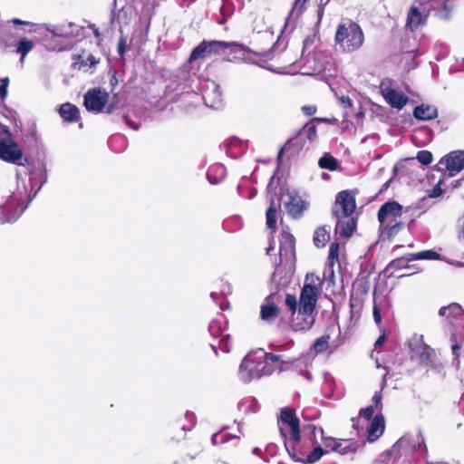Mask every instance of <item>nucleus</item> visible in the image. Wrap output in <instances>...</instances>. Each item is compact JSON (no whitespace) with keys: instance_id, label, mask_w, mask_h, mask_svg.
<instances>
[{"instance_id":"1","label":"nucleus","mask_w":464,"mask_h":464,"mask_svg":"<svg viewBox=\"0 0 464 464\" xmlns=\"http://www.w3.org/2000/svg\"><path fill=\"white\" fill-rule=\"evenodd\" d=\"M278 362L276 355L268 354L263 350L248 353L240 364L238 376L244 382H249L265 375H270Z\"/></svg>"},{"instance_id":"2","label":"nucleus","mask_w":464,"mask_h":464,"mask_svg":"<svg viewBox=\"0 0 464 464\" xmlns=\"http://www.w3.org/2000/svg\"><path fill=\"white\" fill-rule=\"evenodd\" d=\"M278 426L281 435L285 439V446L289 454L297 457V453H304L301 448V439L303 435L300 432L299 420L295 416L294 410L283 408L281 410Z\"/></svg>"},{"instance_id":"3","label":"nucleus","mask_w":464,"mask_h":464,"mask_svg":"<svg viewBox=\"0 0 464 464\" xmlns=\"http://www.w3.org/2000/svg\"><path fill=\"white\" fill-rule=\"evenodd\" d=\"M230 48L235 53L230 61H237L244 59L246 53H250V49L236 42L224 41H203L196 46L189 56V62L192 63L198 59H206L213 55H217L220 51Z\"/></svg>"},{"instance_id":"4","label":"nucleus","mask_w":464,"mask_h":464,"mask_svg":"<svg viewBox=\"0 0 464 464\" xmlns=\"http://www.w3.org/2000/svg\"><path fill=\"white\" fill-rule=\"evenodd\" d=\"M334 40L341 51L353 53L362 46L364 34L357 23L345 19L338 24Z\"/></svg>"},{"instance_id":"5","label":"nucleus","mask_w":464,"mask_h":464,"mask_svg":"<svg viewBox=\"0 0 464 464\" xmlns=\"http://www.w3.org/2000/svg\"><path fill=\"white\" fill-rule=\"evenodd\" d=\"M317 433L323 435L324 430L316 428L314 425H308L303 429L301 439V448L303 454L298 452L297 457H294L291 453L292 458L297 461H301L305 464H313L318 461L323 455L326 452L315 440Z\"/></svg>"},{"instance_id":"6","label":"nucleus","mask_w":464,"mask_h":464,"mask_svg":"<svg viewBox=\"0 0 464 464\" xmlns=\"http://www.w3.org/2000/svg\"><path fill=\"white\" fill-rule=\"evenodd\" d=\"M401 206L399 203H385L378 211L381 229L386 231L389 237H392L401 227Z\"/></svg>"},{"instance_id":"7","label":"nucleus","mask_w":464,"mask_h":464,"mask_svg":"<svg viewBox=\"0 0 464 464\" xmlns=\"http://www.w3.org/2000/svg\"><path fill=\"white\" fill-rule=\"evenodd\" d=\"M321 293V280L314 274L305 276L304 286L300 294L299 310L315 314V306Z\"/></svg>"},{"instance_id":"8","label":"nucleus","mask_w":464,"mask_h":464,"mask_svg":"<svg viewBox=\"0 0 464 464\" xmlns=\"http://www.w3.org/2000/svg\"><path fill=\"white\" fill-rule=\"evenodd\" d=\"M23 153L12 140L8 129L0 123V159L14 164L22 165Z\"/></svg>"},{"instance_id":"9","label":"nucleus","mask_w":464,"mask_h":464,"mask_svg":"<svg viewBox=\"0 0 464 464\" xmlns=\"http://www.w3.org/2000/svg\"><path fill=\"white\" fill-rule=\"evenodd\" d=\"M409 347L411 359L416 360L422 365H427L431 362L434 356V350L424 343L423 335L413 334L409 340Z\"/></svg>"},{"instance_id":"10","label":"nucleus","mask_w":464,"mask_h":464,"mask_svg":"<svg viewBox=\"0 0 464 464\" xmlns=\"http://www.w3.org/2000/svg\"><path fill=\"white\" fill-rule=\"evenodd\" d=\"M109 93L101 89L88 91L84 95V106L89 111L101 112L108 102Z\"/></svg>"},{"instance_id":"11","label":"nucleus","mask_w":464,"mask_h":464,"mask_svg":"<svg viewBox=\"0 0 464 464\" xmlns=\"http://www.w3.org/2000/svg\"><path fill=\"white\" fill-rule=\"evenodd\" d=\"M356 208L354 196L349 191L338 193L333 208L334 216H352Z\"/></svg>"},{"instance_id":"12","label":"nucleus","mask_w":464,"mask_h":464,"mask_svg":"<svg viewBox=\"0 0 464 464\" xmlns=\"http://www.w3.org/2000/svg\"><path fill=\"white\" fill-rule=\"evenodd\" d=\"M202 96L208 107L218 109L222 105V93L214 81L208 80L203 83Z\"/></svg>"},{"instance_id":"13","label":"nucleus","mask_w":464,"mask_h":464,"mask_svg":"<svg viewBox=\"0 0 464 464\" xmlns=\"http://www.w3.org/2000/svg\"><path fill=\"white\" fill-rule=\"evenodd\" d=\"M440 163L445 166L450 176H453L464 169V151L454 150L446 155Z\"/></svg>"},{"instance_id":"14","label":"nucleus","mask_w":464,"mask_h":464,"mask_svg":"<svg viewBox=\"0 0 464 464\" xmlns=\"http://www.w3.org/2000/svg\"><path fill=\"white\" fill-rule=\"evenodd\" d=\"M280 248L279 255L281 261H292L295 257V238L287 233L283 232L279 237Z\"/></svg>"},{"instance_id":"15","label":"nucleus","mask_w":464,"mask_h":464,"mask_svg":"<svg viewBox=\"0 0 464 464\" xmlns=\"http://www.w3.org/2000/svg\"><path fill=\"white\" fill-rule=\"evenodd\" d=\"M382 93L386 102L397 110H401L409 101L404 93L392 88H382Z\"/></svg>"},{"instance_id":"16","label":"nucleus","mask_w":464,"mask_h":464,"mask_svg":"<svg viewBox=\"0 0 464 464\" xmlns=\"http://www.w3.org/2000/svg\"><path fill=\"white\" fill-rule=\"evenodd\" d=\"M315 321V314L298 310L296 316L293 319L292 327L295 331H307L312 328Z\"/></svg>"},{"instance_id":"17","label":"nucleus","mask_w":464,"mask_h":464,"mask_svg":"<svg viewBox=\"0 0 464 464\" xmlns=\"http://www.w3.org/2000/svg\"><path fill=\"white\" fill-rule=\"evenodd\" d=\"M322 436V442L326 449L333 451H337L341 454H346L353 450V445L349 440H336L332 437Z\"/></svg>"},{"instance_id":"18","label":"nucleus","mask_w":464,"mask_h":464,"mask_svg":"<svg viewBox=\"0 0 464 464\" xmlns=\"http://www.w3.org/2000/svg\"><path fill=\"white\" fill-rule=\"evenodd\" d=\"M285 205L287 213L294 218L301 216L306 208V203L302 198L294 193L288 194V201Z\"/></svg>"},{"instance_id":"19","label":"nucleus","mask_w":464,"mask_h":464,"mask_svg":"<svg viewBox=\"0 0 464 464\" xmlns=\"http://www.w3.org/2000/svg\"><path fill=\"white\" fill-rule=\"evenodd\" d=\"M336 218L335 231L344 237H350L355 229V221L351 216H334Z\"/></svg>"},{"instance_id":"20","label":"nucleus","mask_w":464,"mask_h":464,"mask_svg":"<svg viewBox=\"0 0 464 464\" xmlns=\"http://www.w3.org/2000/svg\"><path fill=\"white\" fill-rule=\"evenodd\" d=\"M428 14L421 13L415 6L411 7L407 15L406 26L414 32L420 26L425 24Z\"/></svg>"},{"instance_id":"21","label":"nucleus","mask_w":464,"mask_h":464,"mask_svg":"<svg viewBox=\"0 0 464 464\" xmlns=\"http://www.w3.org/2000/svg\"><path fill=\"white\" fill-rule=\"evenodd\" d=\"M385 424L384 418L381 414H376L367 428V438L371 442L375 441L379 439L384 431Z\"/></svg>"},{"instance_id":"22","label":"nucleus","mask_w":464,"mask_h":464,"mask_svg":"<svg viewBox=\"0 0 464 464\" xmlns=\"http://www.w3.org/2000/svg\"><path fill=\"white\" fill-rule=\"evenodd\" d=\"M275 298L274 295H270L266 299V303L262 304L260 311V317L263 321L267 323H271L276 320L278 316L279 309L274 304L273 299Z\"/></svg>"},{"instance_id":"23","label":"nucleus","mask_w":464,"mask_h":464,"mask_svg":"<svg viewBox=\"0 0 464 464\" xmlns=\"http://www.w3.org/2000/svg\"><path fill=\"white\" fill-rule=\"evenodd\" d=\"M413 115L420 121H430L437 118L438 111L431 105L421 104L414 109Z\"/></svg>"},{"instance_id":"24","label":"nucleus","mask_w":464,"mask_h":464,"mask_svg":"<svg viewBox=\"0 0 464 464\" xmlns=\"http://www.w3.org/2000/svg\"><path fill=\"white\" fill-rule=\"evenodd\" d=\"M227 328V324L225 317L223 315H219L218 317L213 319L209 324L208 331L211 336L214 338L222 337V335L227 334L225 333Z\"/></svg>"},{"instance_id":"25","label":"nucleus","mask_w":464,"mask_h":464,"mask_svg":"<svg viewBox=\"0 0 464 464\" xmlns=\"http://www.w3.org/2000/svg\"><path fill=\"white\" fill-rule=\"evenodd\" d=\"M24 208L25 207L22 208L21 209H18V208L15 209H11L7 207H0V223L5 224L16 221Z\"/></svg>"},{"instance_id":"26","label":"nucleus","mask_w":464,"mask_h":464,"mask_svg":"<svg viewBox=\"0 0 464 464\" xmlns=\"http://www.w3.org/2000/svg\"><path fill=\"white\" fill-rule=\"evenodd\" d=\"M61 117L66 121H76L79 118L78 108L71 103H64L59 109Z\"/></svg>"},{"instance_id":"27","label":"nucleus","mask_w":464,"mask_h":464,"mask_svg":"<svg viewBox=\"0 0 464 464\" xmlns=\"http://www.w3.org/2000/svg\"><path fill=\"white\" fill-rule=\"evenodd\" d=\"M207 177L210 183L218 184L226 177V168L221 164H215L208 169Z\"/></svg>"},{"instance_id":"28","label":"nucleus","mask_w":464,"mask_h":464,"mask_svg":"<svg viewBox=\"0 0 464 464\" xmlns=\"http://www.w3.org/2000/svg\"><path fill=\"white\" fill-rule=\"evenodd\" d=\"M462 314V309L459 304L453 303L448 306H443L440 309L439 314L445 316L448 319L457 318Z\"/></svg>"},{"instance_id":"29","label":"nucleus","mask_w":464,"mask_h":464,"mask_svg":"<svg viewBox=\"0 0 464 464\" xmlns=\"http://www.w3.org/2000/svg\"><path fill=\"white\" fill-rule=\"evenodd\" d=\"M330 239L329 230L325 227H318L314 234V242L317 247H324Z\"/></svg>"},{"instance_id":"30","label":"nucleus","mask_w":464,"mask_h":464,"mask_svg":"<svg viewBox=\"0 0 464 464\" xmlns=\"http://www.w3.org/2000/svg\"><path fill=\"white\" fill-rule=\"evenodd\" d=\"M409 261L412 260H437L440 259V255L433 250H424L418 253H412L408 256Z\"/></svg>"},{"instance_id":"31","label":"nucleus","mask_w":464,"mask_h":464,"mask_svg":"<svg viewBox=\"0 0 464 464\" xmlns=\"http://www.w3.org/2000/svg\"><path fill=\"white\" fill-rule=\"evenodd\" d=\"M318 164L321 169H325L332 171L336 170L339 167L337 160L329 153H325L319 160Z\"/></svg>"},{"instance_id":"32","label":"nucleus","mask_w":464,"mask_h":464,"mask_svg":"<svg viewBox=\"0 0 464 464\" xmlns=\"http://www.w3.org/2000/svg\"><path fill=\"white\" fill-rule=\"evenodd\" d=\"M34 43L28 39H22L16 44V53L21 54V63H24L25 55L33 49Z\"/></svg>"},{"instance_id":"33","label":"nucleus","mask_w":464,"mask_h":464,"mask_svg":"<svg viewBox=\"0 0 464 464\" xmlns=\"http://www.w3.org/2000/svg\"><path fill=\"white\" fill-rule=\"evenodd\" d=\"M316 126L312 121L305 124L299 131V137L303 140L306 138L309 140H314L316 138Z\"/></svg>"},{"instance_id":"34","label":"nucleus","mask_w":464,"mask_h":464,"mask_svg":"<svg viewBox=\"0 0 464 464\" xmlns=\"http://www.w3.org/2000/svg\"><path fill=\"white\" fill-rule=\"evenodd\" d=\"M340 245L338 243H332L329 248V255L327 258V266L332 268L335 263L339 261Z\"/></svg>"},{"instance_id":"35","label":"nucleus","mask_w":464,"mask_h":464,"mask_svg":"<svg viewBox=\"0 0 464 464\" xmlns=\"http://www.w3.org/2000/svg\"><path fill=\"white\" fill-rule=\"evenodd\" d=\"M306 1L307 0H295V1L294 6H293V8H292L288 17L286 18L285 24V27L283 29V32L287 30L288 24H289V21H290L291 17L293 15H295H295H299L303 12L304 5L306 3Z\"/></svg>"},{"instance_id":"36","label":"nucleus","mask_w":464,"mask_h":464,"mask_svg":"<svg viewBox=\"0 0 464 464\" xmlns=\"http://www.w3.org/2000/svg\"><path fill=\"white\" fill-rule=\"evenodd\" d=\"M266 225L269 228H275L276 225V208L274 199L271 200L270 206L266 210Z\"/></svg>"},{"instance_id":"37","label":"nucleus","mask_w":464,"mask_h":464,"mask_svg":"<svg viewBox=\"0 0 464 464\" xmlns=\"http://www.w3.org/2000/svg\"><path fill=\"white\" fill-rule=\"evenodd\" d=\"M211 347L214 352L217 353L218 348L222 350L225 353L230 351V343H229V334L222 335L218 343H211Z\"/></svg>"},{"instance_id":"38","label":"nucleus","mask_w":464,"mask_h":464,"mask_svg":"<svg viewBox=\"0 0 464 464\" xmlns=\"http://www.w3.org/2000/svg\"><path fill=\"white\" fill-rule=\"evenodd\" d=\"M328 341L329 336H322L318 338L313 345V350L314 351V353H320L326 351V349L328 348Z\"/></svg>"},{"instance_id":"39","label":"nucleus","mask_w":464,"mask_h":464,"mask_svg":"<svg viewBox=\"0 0 464 464\" xmlns=\"http://www.w3.org/2000/svg\"><path fill=\"white\" fill-rule=\"evenodd\" d=\"M417 160L420 163L428 165L432 161V154L428 150H420L417 154Z\"/></svg>"},{"instance_id":"40","label":"nucleus","mask_w":464,"mask_h":464,"mask_svg":"<svg viewBox=\"0 0 464 464\" xmlns=\"http://www.w3.org/2000/svg\"><path fill=\"white\" fill-rule=\"evenodd\" d=\"M285 304L289 308V310L294 314L296 312L297 309V299L293 295H286L285 296Z\"/></svg>"},{"instance_id":"41","label":"nucleus","mask_w":464,"mask_h":464,"mask_svg":"<svg viewBox=\"0 0 464 464\" xmlns=\"http://www.w3.org/2000/svg\"><path fill=\"white\" fill-rule=\"evenodd\" d=\"M375 410L376 409L374 408L373 405H370L360 411V416L366 420H370L372 418Z\"/></svg>"},{"instance_id":"42","label":"nucleus","mask_w":464,"mask_h":464,"mask_svg":"<svg viewBox=\"0 0 464 464\" xmlns=\"http://www.w3.org/2000/svg\"><path fill=\"white\" fill-rule=\"evenodd\" d=\"M228 440H229V437H228L227 434H221V433H215L212 436V439H211L212 443L214 445H218V444H221V443H225Z\"/></svg>"},{"instance_id":"43","label":"nucleus","mask_w":464,"mask_h":464,"mask_svg":"<svg viewBox=\"0 0 464 464\" xmlns=\"http://www.w3.org/2000/svg\"><path fill=\"white\" fill-rule=\"evenodd\" d=\"M8 83H9V79L8 78H4L0 82V97L2 99H5L6 97V95H7V86H8Z\"/></svg>"},{"instance_id":"44","label":"nucleus","mask_w":464,"mask_h":464,"mask_svg":"<svg viewBox=\"0 0 464 464\" xmlns=\"http://www.w3.org/2000/svg\"><path fill=\"white\" fill-rule=\"evenodd\" d=\"M372 405L375 409L382 408V394L380 392H376L372 397Z\"/></svg>"},{"instance_id":"45","label":"nucleus","mask_w":464,"mask_h":464,"mask_svg":"<svg viewBox=\"0 0 464 464\" xmlns=\"http://www.w3.org/2000/svg\"><path fill=\"white\" fill-rule=\"evenodd\" d=\"M302 111L307 116H312L316 112V107L314 105H304L302 107Z\"/></svg>"},{"instance_id":"46","label":"nucleus","mask_w":464,"mask_h":464,"mask_svg":"<svg viewBox=\"0 0 464 464\" xmlns=\"http://www.w3.org/2000/svg\"><path fill=\"white\" fill-rule=\"evenodd\" d=\"M339 100L344 108H352L353 105L352 99L348 96H342V97H340Z\"/></svg>"},{"instance_id":"47","label":"nucleus","mask_w":464,"mask_h":464,"mask_svg":"<svg viewBox=\"0 0 464 464\" xmlns=\"http://www.w3.org/2000/svg\"><path fill=\"white\" fill-rule=\"evenodd\" d=\"M372 314H373V319H374L375 323L379 324L382 322V316H381L380 309L376 304L373 306Z\"/></svg>"},{"instance_id":"48","label":"nucleus","mask_w":464,"mask_h":464,"mask_svg":"<svg viewBox=\"0 0 464 464\" xmlns=\"http://www.w3.org/2000/svg\"><path fill=\"white\" fill-rule=\"evenodd\" d=\"M280 45L281 44L279 43V40H277L274 46L267 53H266L265 55L266 57L273 58L274 53L279 49Z\"/></svg>"},{"instance_id":"49","label":"nucleus","mask_w":464,"mask_h":464,"mask_svg":"<svg viewBox=\"0 0 464 464\" xmlns=\"http://www.w3.org/2000/svg\"><path fill=\"white\" fill-rule=\"evenodd\" d=\"M126 47V40L124 38H121L118 44V52L121 55H123Z\"/></svg>"},{"instance_id":"50","label":"nucleus","mask_w":464,"mask_h":464,"mask_svg":"<svg viewBox=\"0 0 464 464\" xmlns=\"http://www.w3.org/2000/svg\"><path fill=\"white\" fill-rule=\"evenodd\" d=\"M321 70H322V67L319 66V67L313 69L312 71H304L302 73L306 74V75H314V74H316L317 72H320Z\"/></svg>"},{"instance_id":"51","label":"nucleus","mask_w":464,"mask_h":464,"mask_svg":"<svg viewBox=\"0 0 464 464\" xmlns=\"http://www.w3.org/2000/svg\"><path fill=\"white\" fill-rule=\"evenodd\" d=\"M124 121H125L126 124L128 126H130V128H132L133 130H138L139 129V125H137V124L133 123L132 121H130L127 116H124Z\"/></svg>"},{"instance_id":"52","label":"nucleus","mask_w":464,"mask_h":464,"mask_svg":"<svg viewBox=\"0 0 464 464\" xmlns=\"http://www.w3.org/2000/svg\"><path fill=\"white\" fill-rule=\"evenodd\" d=\"M87 59H88V61L90 62V65H91V66H95V65L97 64V63H98V62L95 60L94 56H93V55H92V54H89Z\"/></svg>"},{"instance_id":"53","label":"nucleus","mask_w":464,"mask_h":464,"mask_svg":"<svg viewBox=\"0 0 464 464\" xmlns=\"http://www.w3.org/2000/svg\"><path fill=\"white\" fill-rule=\"evenodd\" d=\"M385 341V336L384 335H382L380 336L377 341L375 342V346H380L382 345Z\"/></svg>"},{"instance_id":"54","label":"nucleus","mask_w":464,"mask_h":464,"mask_svg":"<svg viewBox=\"0 0 464 464\" xmlns=\"http://www.w3.org/2000/svg\"><path fill=\"white\" fill-rule=\"evenodd\" d=\"M12 22L14 24H29L28 22H25V21H23L21 19H18V18H14L12 20Z\"/></svg>"},{"instance_id":"55","label":"nucleus","mask_w":464,"mask_h":464,"mask_svg":"<svg viewBox=\"0 0 464 464\" xmlns=\"http://www.w3.org/2000/svg\"><path fill=\"white\" fill-rule=\"evenodd\" d=\"M314 121H321V122H326L328 121L327 119H324V118H314L312 122L314 123Z\"/></svg>"},{"instance_id":"56","label":"nucleus","mask_w":464,"mask_h":464,"mask_svg":"<svg viewBox=\"0 0 464 464\" xmlns=\"http://www.w3.org/2000/svg\"><path fill=\"white\" fill-rule=\"evenodd\" d=\"M273 181H274V177L271 179L269 184L267 185L268 191H270L272 189Z\"/></svg>"},{"instance_id":"57","label":"nucleus","mask_w":464,"mask_h":464,"mask_svg":"<svg viewBox=\"0 0 464 464\" xmlns=\"http://www.w3.org/2000/svg\"><path fill=\"white\" fill-rule=\"evenodd\" d=\"M113 110H114V107L111 104V105H109V107L107 109V112L111 113Z\"/></svg>"},{"instance_id":"58","label":"nucleus","mask_w":464,"mask_h":464,"mask_svg":"<svg viewBox=\"0 0 464 464\" xmlns=\"http://www.w3.org/2000/svg\"><path fill=\"white\" fill-rule=\"evenodd\" d=\"M430 1L431 0H419L420 5H426V4L430 3Z\"/></svg>"},{"instance_id":"59","label":"nucleus","mask_w":464,"mask_h":464,"mask_svg":"<svg viewBox=\"0 0 464 464\" xmlns=\"http://www.w3.org/2000/svg\"><path fill=\"white\" fill-rule=\"evenodd\" d=\"M438 190H440V188H438V189H437V188H434V189H433V191H432V195H431V196H432V197H436L437 195H439V194H438Z\"/></svg>"},{"instance_id":"60","label":"nucleus","mask_w":464,"mask_h":464,"mask_svg":"<svg viewBox=\"0 0 464 464\" xmlns=\"http://www.w3.org/2000/svg\"><path fill=\"white\" fill-rule=\"evenodd\" d=\"M187 418H188L189 420H193L194 419V414L193 413H187Z\"/></svg>"},{"instance_id":"61","label":"nucleus","mask_w":464,"mask_h":464,"mask_svg":"<svg viewBox=\"0 0 464 464\" xmlns=\"http://www.w3.org/2000/svg\"><path fill=\"white\" fill-rule=\"evenodd\" d=\"M401 262V260H394L391 263V266H396L397 264H399Z\"/></svg>"},{"instance_id":"62","label":"nucleus","mask_w":464,"mask_h":464,"mask_svg":"<svg viewBox=\"0 0 464 464\" xmlns=\"http://www.w3.org/2000/svg\"><path fill=\"white\" fill-rule=\"evenodd\" d=\"M210 296H211V298H212L213 300H216V298H217V294H215V293H211V294H210Z\"/></svg>"},{"instance_id":"63","label":"nucleus","mask_w":464,"mask_h":464,"mask_svg":"<svg viewBox=\"0 0 464 464\" xmlns=\"http://www.w3.org/2000/svg\"><path fill=\"white\" fill-rule=\"evenodd\" d=\"M259 450H260L259 449L256 448V449H254L253 452H254L255 454H257V453L259 452Z\"/></svg>"},{"instance_id":"64","label":"nucleus","mask_w":464,"mask_h":464,"mask_svg":"<svg viewBox=\"0 0 464 464\" xmlns=\"http://www.w3.org/2000/svg\"><path fill=\"white\" fill-rule=\"evenodd\" d=\"M94 34H95L96 36H99L98 30H95V31H94Z\"/></svg>"}]
</instances>
